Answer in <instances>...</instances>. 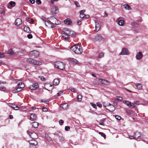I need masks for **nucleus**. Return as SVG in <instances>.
<instances>
[{
  "label": "nucleus",
  "mask_w": 148,
  "mask_h": 148,
  "mask_svg": "<svg viewBox=\"0 0 148 148\" xmlns=\"http://www.w3.org/2000/svg\"><path fill=\"white\" fill-rule=\"evenodd\" d=\"M70 49L71 51L77 54H81L83 51L82 47L78 44H76L74 45L71 47Z\"/></svg>",
  "instance_id": "nucleus-1"
},
{
  "label": "nucleus",
  "mask_w": 148,
  "mask_h": 148,
  "mask_svg": "<svg viewBox=\"0 0 148 148\" xmlns=\"http://www.w3.org/2000/svg\"><path fill=\"white\" fill-rule=\"evenodd\" d=\"M55 65L56 67L60 70H63L65 68L64 63L60 61H58L55 62Z\"/></svg>",
  "instance_id": "nucleus-2"
},
{
  "label": "nucleus",
  "mask_w": 148,
  "mask_h": 148,
  "mask_svg": "<svg viewBox=\"0 0 148 148\" xmlns=\"http://www.w3.org/2000/svg\"><path fill=\"white\" fill-rule=\"evenodd\" d=\"M26 62L28 63L36 65H41L42 64L40 62L30 58L27 59Z\"/></svg>",
  "instance_id": "nucleus-3"
},
{
  "label": "nucleus",
  "mask_w": 148,
  "mask_h": 148,
  "mask_svg": "<svg viewBox=\"0 0 148 148\" xmlns=\"http://www.w3.org/2000/svg\"><path fill=\"white\" fill-rule=\"evenodd\" d=\"M50 22L53 24V25H58L60 23V22L58 21L55 17L53 16H51L48 18Z\"/></svg>",
  "instance_id": "nucleus-4"
},
{
  "label": "nucleus",
  "mask_w": 148,
  "mask_h": 148,
  "mask_svg": "<svg viewBox=\"0 0 148 148\" xmlns=\"http://www.w3.org/2000/svg\"><path fill=\"white\" fill-rule=\"evenodd\" d=\"M44 86L45 88L49 91L52 90L54 88L53 85L49 83H45Z\"/></svg>",
  "instance_id": "nucleus-5"
},
{
  "label": "nucleus",
  "mask_w": 148,
  "mask_h": 148,
  "mask_svg": "<svg viewBox=\"0 0 148 148\" xmlns=\"http://www.w3.org/2000/svg\"><path fill=\"white\" fill-rule=\"evenodd\" d=\"M27 132L30 137L32 139H35L38 138L37 134L35 133L32 132L29 130H28Z\"/></svg>",
  "instance_id": "nucleus-6"
},
{
  "label": "nucleus",
  "mask_w": 148,
  "mask_h": 148,
  "mask_svg": "<svg viewBox=\"0 0 148 148\" xmlns=\"http://www.w3.org/2000/svg\"><path fill=\"white\" fill-rule=\"evenodd\" d=\"M43 23L48 28H53L55 27V25H53V24H52L50 22L49 20L48 19V21H46L44 20H43Z\"/></svg>",
  "instance_id": "nucleus-7"
},
{
  "label": "nucleus",
  "mask_w": 148,
  "mask_h": 148,
  "mask_svg": "<svg viewBox=\"0 0 148 148\" xmlns=\"http://www.w3.org/2000/svg\"><path fill=\"white\" fill-rule=\"evenodd\" d=\"M39 53L38 52L34 51L30 52L29 53V56L30 57H37L39 56Z\"/></svg>",
  "instance_id": "nucleus-8"
},
{
  "label": "nucleus",
  "mask_w": 148,
  "mask_h": 148,
  "mask_svg": "<svg viewBox=\"0 0 148 148\" xmlns=\"http://www.w3.org/2000/svg\"><path fill=\"white\" fill-rule=\"evenodd\" d=\"M129 54V52L126 48H123L121 52L120 53L119 55H128Z\"/></svg>",
  "instance_id": "nucleus-9"
},
{
  "label": "nucleus",
  "mask_w": 148,
  "mask_h": 148,
  "mask_svg": "<svg viewBox=\"0 0 148 148\" xmlns=\"http://www.w3.org/2000/svg\"><path fill=\"white\" fill-rule=\"evenodd\" d=\"M58 12V9L57 6H53L51 9V12L53 14H56Z\"/></svg>",
  "instance_id": "nucleus-10"
},
{
  "label": "nucleus",
  "mask_w": 148,
  "mask_h": 148,
  "mask_svg": "<svg viewBox=\"0 0 148 148\" xmlns=\"http://www.w3.org/2000/svg\"><path fill=\"white\" fill-rule=\"evenodd\" d=\"M39 85L37 83L33 84L32 85H30L29 87V88L31 90H35L38 88Z\"/></svg>",
  "instance_id": "nucleus-11"
},
{
  "label": "nucleus",
  "mask_w": 148,
  "mask_h": 148,
  "mask_svg": "<svg viewBox=\"0 0 148 148\" xmlns=\"http://www.w3.org/2000/svg\"><path fill=\"white\" fill-rule=\"evenodd\" d=\"M94 21L95 23V30L96 32H98L100 28V26L99 23L97 22L96 19L94 20Z\"/></svg>",
  "instance_id": "nucleus-12"
},
{
  "label": "nucleus",
  "mask_w": 148,
  "mask_h": 148,
  "mask_svg": "<svg viewBox=\"0 0 148 148\" xmlns=\"http://www.w3.org/2000/svg\"><path fill=\"white\" fill-rule=\"evenodd\" d=\"M23 88H21L20 87H17L15 88L13 90L12 92L13 93H17L23 90Z\"/></svg>",
  "instance_id": "nucleus-13"
},
{
  "label": "nucleus",
  "mask_w": 148,
  "mask_h": 148,
  "mask_svg": "<svg viewBox=\"0 0 148 148\" xmlns=\"http://www.w3.org/2000/svg\"><path fill=\"white\" fill-rule=\"evenodd\" d=\"M102 39V37L100 35H97L94 38V40L96 41L99 42Z\"/></svg>",
  "instance_id": "nucleus-14"
},
{
  "label": "nucleus",
  "mask_w": 148,
  "mask_h": 148,
  "mask_svg": "<svg viewBox=\"0 0 148 148\" xmlns=\"http://www.w3.org/2000/svg\"><path fill=\"white\" fill-rule=\"evenodd\" d=\"M100 80H101V84L106 85H108L110 84V82L107 80L105 79H99Z\"/></svg>",
  "instance_id": "nucleus-15"
},
{
  "label": "nucleus",
  "mask_w": 148,
  "mask_h": 148,
  "mask_svg": "<svg viewBox=\"0 0 148 148\" xmlns=\"http://www.w3.org/2000/svg\"><path fill=\"white\" fill-rule=\"evenodd\" d=\"M21 23L22 20L19 18H17L16 19L15 22V25L17 26L21 25Z\"/></svg>",
  "instance_id": "nucleus-16"
},
{
  "label": "nucleus",
  "mask_w": 148,
  "mask_h": 148,
  "mask_svg": "<svg viewBox=\"0 0 148 148\" xmlns=\"http://www.w3.org/2000/svg\"><path fill=\"white\" fill-rule=\"evenodd\" d=\"M37 116L34 113L31 114L30 116V119L31 121H35L37 119Z\"/></svg>",
  "instance_id": "nucleus-17"
},
{
  "label": "nucleus",
  "mask_w": 148,
  "mask_h": 148,
  "mask_svg": "<svg viewBox=\"0 0 148 148\" xmlns=\"http://www.w3.org/2000/svg\"><path fill=\"white\" fill-rule=\"evenodd\" d=\"M143 55L141 52H138L136 56V58L137 59L140 60L143 57Z\"/></svg>",
  "instance_id": "nucleus-18"
},
{
  "label": "nucleus",
  "mask_w": 148,
  "mask_h": 148,
  "mask_svg": "<svg viewBox=\"0 0 148 148\" xmlns=\"http://www.w3.org/2000/svg\"><path fill=\"white\" fill-rule=\"evenodd\" d=\"M69 60L71 63L73 64H79V62L76 60V59L72 58H70L69 59Z\"/></svg>",
  "instance_id": "nucleus-19"
},
{
  "label": "nucleus",
  "mask_w": 148,
  "mask_h": 148,
  "mask_svg": "<svg viewBox=\"0 0 148 148\" xmlns=\"http://www.w3.org/2000/svg\"><path fill=\"white\" fill-rule=\"evenodd\" d=\"M134 139H137L140 137L141 136V133L140 132H137L134 134Z\"/></svg>",
  "instance_id": "nucleus-20"
},
{
  "label": "nucleus",
  "mask_w": 148,
  "mask_h": 148,
  "mask_svg": "<svg viewBox=\"0 0 148 148\" xmlns=\"http://www.w3.org/2000/svg\"><path fill=\"white\" fill-rule=\"evenodd\" d=\"M115 109V107L111 105L110 104H109V106H108V110L111 112H113L114 111Z\"/></svg>",
  "instance_id": "nucleus-21"
},
{
  "label": "nucleus",
  "mask_w": 148,
  "mask_h": 148,
  "mask_svg": "<svg viewBox=\"0 0 148 148\" xmlns=\"http://www.w3.org/2000/svg\"><path fill=\"white\" fill-rule=\"evenodd\" d=\"M69 36L68 34H65L64 32L62 34V38L64 40H67L69 38Z\"/></svg>",
  "instance_id": "nucleus-22"
},
{
  "label": "nucleus",
  "mask_w": 148,
  "mask_h": 148,
  "mask_svg": "<svg viewBox=\"0 0 148 148\" xmlns=\"http://www.w3.org/2000/svg\"><path fill=\"white\" fill-rule=\"evenodd\" d=\"M64 32L65 34H68L69 36L70 34L71 33V30L67 28H64L63 29Z\"/></svg>",
  "instance_id": "nucleus-23"
},
{
  "label": "nucleus",
  "mask_w": 148,
  "mask_h": 148,
  "mask_svg": "<svg viewBox=\"0 0 148 148\" xmlns=\"http://www.w3.org/2000/svg\"><path fill=\"white\" fill-rule=\"evenodd\" d=\"M30 145H37V142L34 139L28 141Z\"/></svg>",
  "instance_id": "nucleus-24"
},
{
  "label": "nucleus",
  "mask_w": 148,
  "mask_h": 148,
  "mask_svg": "<svg viewBox=\"0 0 148 148\" xmlns=\"http://www.w3.org/2000/svg\"><path fill=\"white\" fill-rule=\"evenodd\" d=\"M85 10H81L80 12V15L79 16L80 18H83L85 16V15L84 13L85 12Z\"/></svg>",
  "instance_id": "nucleus-25"
},
{
  "label": "nucleus",
  "mask_w": 148,
  "mask_h": 148,
  "mask_svg": "<svg viewBox=\"0 0 148 148\" xmlns=\"http://www.w3.org/2000/svg\"><path fill=\"white\" fill-rule=\"evenodd\" d=\"M61 107L64 110H66L68 108V104L67 103H64L61 105Z\"/></svg>",
  "instance_id": "nucleus-26"
},
{
  "label": "nucleus",
  "mask_w": 148,
  "mask_h": 148,
  "mask_svg": "<svg viewBox=\"0 0 148 148\" xmlns=\"http://www.w3.org/2000/svg\"><path fill=\"white\" fill-rule=\"evenodd\" d=\"M60 83V81L58 79H55L53 81V85L55 86L58 85Z\"/></svg>",
  "instance_id": "nucleus-27"
},
{
  "label": "nucleus",
  "mask_w": 148,
  "mask_h": 148,
  "mask_svg": "<svg viewBox=\"0 0 148 148\" xmlns=\"http://www.w3.org/2000/svg\"><path fill=\"white\" fill-rule=\"evenodd\" d=\"M64 23L67 25H70L72 23L71 20L70 18H67L64 21Z\"/></svg>",
  "instance_id": "nucleus-28"
},
{
  "label": "nucleus",
  "mask_w": 148,
  "mask_h": 148,
  "mask_svg": "<svg viewBox=\"0 0 148 148\" xmlns=\"http://www.w3.org/2000/svg\"><path fill=\"white\" fill-rule=\"evenodd\" d=\"M137 88L138 90H141L142 88V85L140 83L136 84Z\"/></svg>",
  "instance_id": "nucleus-29"
},
{
  "label": "nucleus",
  "mask_w": 148,
  "mask_h": 148,
  "mask_svg": "<svg viewBox=\"0 0 148 148\" xmlns=\"http://www.w3.org/2000/svg\"><path fill=\"white\" fill-rule=\"evenodd\" d=\"M32 127L34 128L37 127L38 125V123L36 122H34L32 123Z\"/></svg>",
  "instance_id": "nucleus-30"
},
{
  "label": "nucleus",
  "mask_w": 148,
  "mask_h": 148,
  "mask_svg": "<svg viewBox=\"0 0 148 148\" xmlns=\"http://www.w3.org/2000/svg\"><path fill=\"white\" fill-rule=\"evenodd\" d=\"M24 31L28 33L31 32L30 30L29 27L27 26H25L24 28Z\"/></svg>",
  "instance_id": "nucleus-31"
},
{
  "label": "nucleus",
  "mask_w": 148,
  "mask_h": 148,
  "mask_svg": "<svg viewBox=\"0 0 148 148\" xmlns=\"http://www.w3.org/2000/svg\"><path fill=\"white\" fill-rule=\"evenodd\" d=\"M131 25L132 27L133 28H137L138 27V24L135 22H133L132 23Z\"/></svg>",
  "instance_id": "nucleus-32"
},
{
  "label": "nucleus",
  "mask_w": 148,
  "mask_h": 148,
  "mask_svg": "<svg viewBox=\"0 0 148 148\" xmlns=\"http://www.w3.org/2000/svg\"><path fill=\"white\" fill-rule=\"evenodd\" d=\"M124 23L125 22L123 20H120L119 21L118 24L119 25L122 26L124 24Z\"/></svg>",
  "instance_id": "nucleus-33"
},
{
  "label": "nucleus",
  "mask_w": 148,
  "mask_h": 148,
  "mask_svg": "<svg viewBox=\"0 0 148 148\" xmlns=\"http://www.w3.org/2000/svg\"><path fill=\"white\" fill-rule=\"evenodd\" d=\"M27 21L30 23H33V20L32 18L27 17L26 18Z\"/></svg>",
  "instance_id": "nucleus-34"
},
{
  "label": "nucleus",
  "mask_w": 148,
  "mask_h": 148,
  "mask_svg": "<svg viewBox=\"0 0 148 148\" xmlns=\"http://www.w3.org/2000/svg\"><path fill=\"white\" fill-rule=\"evenodd\" d=\"M123 103L126 104V105L127 106H128L129 107V106L130 105V104L131 103V102H130V101H123Z\"/></svg>",
  "instance_id": "nucleus-35"
},
{
  "label": "nucleus",
  "mask_w": 148,
  "mask_h": 148,
  "mask_svg": "<svg viewBox=\"0 0 148 148\" xmlns=\"http://www.w3.org/2000/svg\"><path fill=\"white\" fill-rule=\"evenodd\" d=\"M8 53L10 55H13L14 54V52L12 49H9L8 51Z\"/></svg>",
  "instance_id": "nucleus-36"
},
{
  "label": "nucleus",
  "mask_w": 148,
  "mask_h": 148,
  "mask_svg": "<svg viewBox=\"0 0 148 148\" xmlns=\"http://www.w3.org/2000/svg\"><path fill=\"white\" fill-rule=\"evenodd\" d=\"M124 8L126 10H129L130 9V7L129 5L127 4H125L123 5Z\"/></svg>",
  "instance_id": "nucleus-37"
},
{
  "label": "nucleus",
  "mask_w": 148,
  "mask_h": 148,
  "mask_svg": "<svg viewBox=\"0 0 148 148\" xmlns=\"http://www.w3.org/2000/svg\"><path fill=\"white\" fill-rule=\"evenodd\" d=\"M17 86L23 88L24 87V85L22 83L19 82L17 84Z\"/></svg>",
  "instance_id": "nucleus-38"
},
{
  "label": "nucleus",
  "mask_w": 148,
  "mask_h": 148,
  "mask_svg": "<svg viewBox=\"0 0 148 148\" xmlns=\"http://www.w3.org/2000/svg\"><path fill=\"white\" fill-rule=\"evenodd\" d=\"M125 112L129 114H132L133 113L132 111L127 109L125 110Z\"/></svg>",
  "instance_id": "nucleus-39"
},
{
  "label": "nucleus",
  "mask_w": 148,
  "mask_h": 148,
  "mask_svg": "<svg viewBox=\"0 0 148 148\" xmlns=\"http://www.w3.org/2000/svg\"><path fill=\"white\" fill-rule=\"evenodd\" d=\"M104 56V53H103L101 52L99 53L98 55V57L99 58H101Z\"/></svg>",
  "instance_id": "nucleus-40"
},
{
  "label": "nucleus",
  "mask_w": 148,
  "mask_h": 148,
  "mask_svg": "<svg viewBox=\"0 0 148 148\" xmlns=\"http://www.w3.org/2000/svg\"><path fill=\"white\" fill-rule=\"evenodd\" d=\"M9 106L11 108L14 109V107L15 106V105L13 103H9Z\"/></svg>",
  "instance_id": "nucleus-41"
},
{
  "label": "nucleus",
  "mask_w": 148,
  "mask_h": 148,
  "mask_svg": "<svg viewBox=\"0 0 148 148\" xmlns=\"http://www.w3.org/2000/svg\"><path fill=\"white\" fill-rule=\"evenodd\" d=\"M10 4L12 7H14L15 5V3L14 1H11L10 2Z\"/></svg>",
  "instance_id": "nucleus-42"
},
{
  "label": "nucleus",
  "mask_w": 148,
  "mask_h": 148,
  "mask_svg": "<svg viewBox=\"0 0 148 148\" xmlns=\"http://www.w3.org/2000/svg\"><path fill=\"white\" fill-rule=\"evenodd\" d=\"M82 96L81 95H79L78 96L77 99L78 101H80L82 100Z\"/></svg>",
  "instance_id": "nucleus-43"
},
{
  "label": "nucleus",
  "mask_w": 148,
  "mask_h": 148,
  "mask_svg": "<svg viewBox=\"0 0 148 148\" xmlns=\"http://www.w3.org/2000/svg\"><path fill=\"white\" fill-rule=\"evenodd\" d=\"M59 139L61 141H63L64 140V137L61 136H59Z\"/></svg>",
  "instance_id": "nucleus-44"
},
{
  "label": "nucleus",
  "mask_w": 148,
  "mask_h": 148,
  "mask_svg": "<svg viewBox=\"0 0 148 148\" xmlns=\"http://www.w3.org/2000/svg\"><path fill=\"white\" fill-rule=\"evenodd\" d=\"M74 3L76 7H80V5L78 2H77V1H75L74 2Z\"/></svg>",
  "instance_id": "nucleus-45"
},
{
  "label": "nucleus",
  "mask_w": 148,
  "mask_h": 148,
  "mask_svg": "<svg viewBox=\"0 0 148 148\" xmlns=\"http://www.w3.org/2000/svg\"><path fill=\"white\" fill-rule=\"evenodd\" d=\"M71 33L70 34L69 36H74L75 35V33L72 31H71Z\"/></svg>",
  "instance_id": "nucleus-46"
},
{
  "label": "nucleus",
  "mask_w": 148,
  "mask_h": 148,
  "mask_svg": "<svg viewBox=\"0 0 148 148\" xmlns=\"http://www.w3.org/2000/svg\"><path fill=\"white\" fill-rule=\"evenodd\" d=\"M115 118L116 119L118 120H120L121 118V116L118 115L115 116Z\"/></svg>",
  "instance_id": "nucleus-47"
},
{
  "label": "nucleus",
  "mask_w": 148,
  "mask_h": 148,
  "mask_svg": "<svg viewBox=\"0 0 148 148\" xmlns=\"http://www.w3.org/2000/svg\"><path fill=\"white\" fill-rule=\"evenodd\" d=\"M99 134H100L104 138H105L106 135L103 133L99 132Z\"/></svg>",
  "instance_id": "nucleus-48"
},
{
  "label": "nucleus",
  "mask_w": 148,
  "mask_h": 148,
  "mask_svg": "<svg viewBox=\"0 0 148 148\" xmlns=\"http://www.w3.org/2000/svg\"><path fill=\"white\" fill-rule=\"evenodd\" d=\"M96 104L97 106L99 107H102V104L99 102H97V103Z\"/></svg>",
  "instance_id": "nucleus-49"
},
{
  "label": "nucleus",
  "mask_w": 148,
  "mask_h": 148,
  "mask_svg": "<svg viewBox=\"0 0 148 148\" xmlns=\"http://www.w3.org/2000/svg\"><path fill=\"white\" fill-rule=\"evenodd\" d=\"M70 127L68 126H66L65 127V130L66 131H69L70 130Z\"/></svg>",
  "instance_id": "nucleus-50"
},
{
  "label": "nucleus",
  "mask_w": 148,
  "mask_h": 148,
  "mask_svg": "<svg viewBox=\"0 0 148 148\" xmlns=\"http://www.w3.org/2000/svg\"><path fill=\"white\" fill-rule=\"evenodd\" d=\"M36 3L37 4L40 5L41 3V1L40 0H36Z\"/></svg>",
  "instance_id": "nucleus-51"
},
{
  "label": "nucleus",
  "mask_w": 148,
  "mask_h": 148,
  "mask_svg": "<svg viewBox=\"0 0 148 148\" xmlns=\"http://www.w3.org/2000/svg\"><path fill=\"white\" fill-rule=\"evenodd\" d=\"M129 107L131 108H134L135 106L133 103H131Z\"/></svg>",
  "instance_id": "nucleus-52"
},
{
  "label": "nucleus",
  "mask_w": 148,
  "mask_h": 148,
  "mask_svg": "<svg viewBox=\"0 0 148 148\" xmlns=\"http://www.w3.org/2000/svg\"><path fill=\"white\" fill-rule=\"evenodd\" d=\"M63 92V91H60V92L58 93H57V94L58 95V96H60L61 94H62Z\"/></svg>",
  "instance_id": "nucleus-53"
},
{
  "label": "nucleus",
  "mask_w": 148,
  "mask_h": 148,
  "mask_svg": "<svg viewBox=\"0 0 148 148\" xmlns=\"http://www.w3.org/2000/svg\"><path fill=\"white\" fill-rule=\"evenodd\" d=\"M90 104H91V105L92 106V107L93 108H96L97 106H96V104H94L93 103H90Z\"/></svg>",
  "instance_id": "nucleus-54"
},
{
  "label": "nucleus",
  "mask_w": 148,
  "mask_h": 148,
  "mask_svg": "<svg viewBox=\"0 0 148 148\" xmlns=\"http://www.w3.org/2000/svg\"><path fill=\"white\" fill-rule=\"evenodd\" d=\"M36 145H30L29 146L30 148H36Z\"/></svg>",
  "instance_id": "nucleus-55"
},
{
  "label": "nucleus",
  "mask_w": 148,
  "mask_h": 148,
  "mask_svg": "<svg viewBox=\"0 0 148 148\" xmlns=\"http://www.w3.org/2000/svg\"><path fill=\"white\" fill-rule=\"evenodd\" d=\"M70 90L72 92H76L75 91V88H71L70 89Z\"/></svg>",
  "instance_id": "nucleus-56"
},
{
  "label": "nucleus",
  "mask_w": 148,
  "mask_h": 148,
  "mask_svg": "<svg viewBox=\"0 0 148 148\" xmlns=\"http://www.w3.org/2000/svg\"><path fill=\"white\" fill-rule=\"evenodd\" d=\"M116 98H117V99L121 101L123 100L122 98L121 97L117 96Z\"/></svg>",
  "instance_id": "nucleus-57"
},
{
  "label": "nucleus",
  "mask_w": 148,
  "mask_h": 148,
  "mask_svg": "<svg viewBox=\"0 0 148 148\" xmlns=\"http://www.w3.org/2000/svg\"><path fill=\"white\" fill-rule=\"evenodd\" d=\"M42 109L43 111L45 112H46L48 110L45 107H43L42 108Z\"/></svg>",
  "instance_id": "nucleus-58"
},
{
  "label": "nucleus",
  "mask_w": 148,
  "mask_h": 148,
  "mask_svg": "<svg viewBox=\"0 0 148 148\" xmlns=\"http://www.w3.org/2000/svg\"><path fill=\"white\" fill-rule=\"evenodd\" d=\"M59 124L61 125H62L63 123V121L62 119L60 120L59 121Z\"/></svg>",
  "instance_id": "nucleus-59"
},
{
  "label": "nucleus",
  "mask_w": 148,
  "mask_h": 148,
  "mask_svg": "<svg viewBox=\"0 0 148 148\" xmlns=\"http://www.w3.org/2000/svg\"><path fill=\"white\" fill-rule=\"evenodd\" d=\"M41 102H45L47 104H48L49 103V102L47 101H43V100H41L40 101Z\"/></svg>",
  "instance_id": "nucleus-60"
},
{
  "label": "nucleus",
  "mask_w": 148,
  "mask_h": 148,
  "mask_svg": "<svg viewBox=\"0 0 148 148\" xmlns=\"http://www.w3.org/2000/svg\"><path fill=\"white\" fill-rule=\"evenodd\" d=\"M27 36L28 38L29 39L31 38H32V35H31V34H28L27 35Z\"/></svg>",
  "instance_id": "nucleus-61"
},
{
  "label": "nucleus",
  "mask_w": 148,
  "mask_h": 148,
  "mask_svg": "<svg viewBox=\"0 0 148 148\" xmlns=\"http://www.w3.org/2000/svg\"><path fill=\"white\" fill-rule=\"evenodd\" d=\"M4 55L3 53L0 52V58H1L4 57Z\"/></svg>",
  "instance_id": "nucleus-62"
},
{
  "label": "nucleus",
  "mask_w": 148,
  "mask_h": 148,
  "mask_svg": "<svg viewBox=\"0 0 148 148\" xmlns=\"http://www.w3.org/2000/svg\"><path fill=\"white\" fill-rule=\"evenodd\" d=\"M14 108V109L15 110H18L19 109V107L18 106H16V105Z\"/></svg>",
  "instance_id": "nucleus-63"
},
{
  "label": "nucleus",
  "mask_w": 148,
  "mask_h": 148,
  "mask_svg": "<svg viewBox=\"0 0 148 148\" xmlns=\"http://www.w3.org/2000/svg\"><path fill=\"white\" fill-rule=\"evenodd\" d=\"M21 52L22 53L25 54L26 53V51L25 50H22Z\"/></svg>",
  "instance_id": "nucleus-64"
}]
</instances>
